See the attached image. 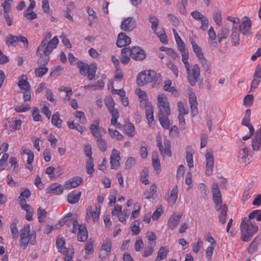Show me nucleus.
I'll return each mask as SVG.
<instances>
[{
  "label": "nucleus",
  "mask_w": 261,
  "mask_h": 261,
  "mask_svg": "<svg viewBox=\"0 0 261 261\" xmlns=\"http://www.w3.org/2000/svg\"><path fill=\"white\" fill-rule=\"evenodd\" d=\"M120 160V156L119 152L117 149H113L110 158V163L112 169H116L119 166Z\"/></svg>",
  "instance_id": "obj_14"
},
{
  "label": "nucleus",
  "mask_w": 261,
  "mask_h": 261,
  "mask_svg": "<svg viewBox=\"0 0 261 261\" xmlns=\"http://www.w3.org/2000/svg\"><path fill=\"white\" fill-rule=\"evenodd\" d=\"M11 231L13 238H16L18 236V230L17 228L16 223L13 222L10 225Z\"/></svg>",
  "instance_id": "obj_56"
},
{
  "label": "nucleus",
  "mask_w": 261,
  "mask_h": 261,
  "mask_svg": "<svg viewBox=\"0 0 261 261\" xmlns=\"http://www.w3.org/2000/svg\"><path fill=\"white\" fill-rule=\"evenodd\" d=\"M213 19L215 21L216 23L218 25H221L222 24V18H221V13L220 10H217L213 12Z\"/></svg>",
  "instance_id": "obj_43"
},
{
  "label": "nucleus",
  "mask_w": 261,
  "mask_h": 261,
  "mask_svg": "<svg viewBox=\"0 0 261 261\" xmlns=\"http://www.w3.org/2000/svg\"><path fill=\"white\" fill-rule=\"evenodd\" d=\"M251 22L249 18H246L239 25L240 32L243 35L249 36L251 34Z\"/></svg>",
  "instance_id": "obj_12"
},
{
  "label": "nucleus",
  "mask_w": 261,
  "mask_h": 261,
  "mask_svg": "<svg viewBox=\"0 0 261 261\" xmlns=\"http://www.w3.org/2000/svg\"><path fill=\"white\" fill-rule=\"evenodd\" d=\"M64 244L65 240L64 239H57L56 241V246L59 251L63 254H67L68 253V249L64 247Z\"/></svg>",
  "instance_id": "obj_27"
},
{
  "label": "nucleus",
  "mask_w": 261,
  "mask_h": 261,
  "mask_svg": "<svg viewBox=\"0 0 261 261\" xmlns=\"http://www.w3.org/2000/svg\"><path fill=\"white\" fill-rule=\"evenodd\" d=\"M251 146L254 151H257L261 146V127L256 131L254 137L252 139Z\"/></svg>",
  "instance_id": "obj_19"
},
{
  "label": "nucleus",
  "mask_w": 261,
  "mask_h": 261,
  "mask_svg": "<svg viewBox=\"0 0 261 261\" xmlns=\"http://www.w3.org/2000/svg\"><path fill=\"white\" fill-rule=\"evenodd\" d=\"M213 199L215 204L222 203L221 194L217 183L214 182L212 185Z\"/></svg>",
  "instance_id": "obj_13"
},
{
  "label": "nucleus",
  "mask_w": 261,
  "mask_h": 261,
  "mask_svg": "<svg viewBox=\"0 0 261 261\" xmlns=\"http://www.w3.org/2000/svg\"><path fill=\"white\" fill-rule=\"evenodd\" d=\"M229 35V29L227 28H223L221 32L218 33L219 41L220 42L222 39H226Z\"/></svg>",
  "instance_id": "obj_50"
},
{
  "label": "nucleus",
  "mask_w": 261,
  "mask_h": 261,
  "mask_svg": "<svg viewBox=\"0 0 261 261\" xmlns=\"http://www.w3.org/2000/svg\"><path fill=\"white\" fill-rule=\"evenodd\" d=\"M131 42L130 38L124 33H120L118 36L116 45L119 47L125 46Z\"/></svg>",
  "instance_id": "obj_15"
},
{
  "label": "nucleus",
  "mask_w": 261,
  "mask_h": 261,
  "mask_svg": "<svg viewBox=\"0 0 261 261\" xmlns=\"http://www.w3.org/2000/svg\"><path fill=\"white\" fill-rule=\"evenodd\" d=\"M9 158L8 153H4L0 159V171L4 170L7 166V160Z\"/></svg>",
  "instance_id": "obj_42"
},
{
  "label": "nucleus",
  "mask_w": 261,
  "mask_h": 261,
  "mask_svg": "<svg viewBox=\"0 0 261 261\" xmlns=\"http://www.w3.org/2000/svg\"><path fill=\"white\" fill-rule=\"evenodd\" d=\"M96 70L97 66L95 63L90 64L87 71V77L89 80L92 81L95 79Z\"/></svg>",
  "instance_id": "obj_28"
},
{
  "label": "nucleus",
  "mask_w": 261,
  "mask_h": 261,
  "mask_svg": "<svg viewBox=\"0 0 261 261\" xmlns=\"http://www.w3.org/2000/svg\"><path fill=\"white\" fill-rule=\"evenodd\" d=\"M86 170L87 172L89 174H92L94 172V164L93 159H88V160L86 162Z\"/></svg>",
  "instance_id": "obj_46"
},
{
  "label": "nucleus",
  "mask_w": 261,
  "mask_h": 261,
  "mask_svg": "<svg viewBox=\"0 0 261 261\" xmlns=\"http://www.w3.org/2000/svg\"><path fill=\"white\" fill-rule=\"evenodd\" d=\"M99 120H96L90 126V131L96 139L101 138V129L99 128Z\"/></svg>",
  "instance_id": "obj_21"
},
{
  "label": "nucleus",
  "mask_w": 261,
  "mask_h": 261,
  "mask_svg": "<svg viewBox=\"0 0 261 261\" xmlns=\"http://www.w3.org/2000/svg\"><path fill=\"white\" fill-rule=\"evenodd\" d=\"M81 192L79 191L77 193L72 192L70 193L67 196L68 202L70 204L76 203L81 197Z\"/></svg>",
  "instance_id": "obj_26"
},
{
  "label": "nucleus",
  "mask_w": 261,
  "mask_h": 261,
  "mask_svg": "<svg viewBox=\"0 0 261 261\" xmlns=\"http://www.w3.org/2000/svg\"><path fill=\"white\" fill-rule=\"evenodd\" d=\"M177 109L179 114H187L188 113V109L185 108L184 103L179 101L177 103Z\"/></svg>",
  "instance_id": "obj_55"
},
{
  "label": "nucleus",
  "mask_w": 261,
  "mask_h": 261,
  "mask_svg": "<svg viewBox=\"0 0 261 261\" xmlns=\"http://www.w3.org/2000/svg\"><path fill=\"white\" fill-rule=\"evenodd\" d=\"M190 42L192 46L193 50L195 54L198 59L204 56L201 48L197 45L196 42L193 39H190Z\"/></svg>",
  "instance_id": "obj_29"
},
{
  "label": "nucleus",
  "mask_w": 261,
  "mask_h": 261,
  "mask_svg": "<svg viewBox=\"0 0 261 261\" xmlns=\"http://www.w3.org/2000/svg\"><path fill=\"white\" fill-rule=\"evenodd\" d=\"M18 36L8 35L6 38V43L8 45L15 46V43L18 41Z\"/></svg>",
  "instance_id": "obj_40"
},
{
  "label": "nucleus",
  "mask_w": 261,
  "mask_h": 261,
  "mask_svg": "<svg viewBox=\"0 0 261 261\" xmlns=\"http://www.w3.org/2000/svg\"><path fill=\"white\" fill-rule=\"evenodd\" d=\"M37 56H39V58L37 60V64L39 66H44L47 64L49 60L50 54L42 53L38 51V48L36 51Z\"/></svg>",
  "instance_id": "obj_23"
},
{
  "label": "nucleus",
  "mask_w": 261,
  "mask_h": 261,
  "mask_svg": "<svg viewBox=\"0 0 261 261\" xmlns=\"http://www.w3.org/2000/svg\"><path fill=\"white\" fill-rule=\"evenodd\" d=\"M51 37V32H47L44 39L41 42V44L38 47L39 52L50 54L52 50L56 48L59 42L58 39L57 37H55L51 40L48 41Z\"/></svg>",
  "instance_id": "obj_3"
},
{
  "label": "nucleus",
  "mask_w": 261,
  "mask_h": 261,
  "mask_svg": "<svg viewBox=\"0 0 261 261\" xmlns=\"http://www.w3.org/2000/svg\"><path fill=\"white\" fill-rule=\"evenodd\" d=\"M136 93L139 97V98L140 101L145 100L147 98V95L146 93L141 90L140 89H138L136 91Z\"/></svg>",
  "instance_id": "obj_63"
},
{
  "label": "nucleus",
  "mask_w": 261,
  "mask_h": 261,
  "mask_svg": "<svg viewBox=\"0 0 261 261\" xmlns=\"http://www.w3.org/2000/svg\"><path fill=\"white\" fill-rule=\"evenodd\" d=\"M30 233V226L29 224H25L20 230V237L28 238Z\"/></svg>",
  "instance_id": "obj_44"
},
{
  "label": "nucleus",
  "mask_w": 261,
  "mask_h": 261,
  "mask_svg": "<svg viewBox=\"0 0 261 261\" xmlns=\"http://www.w3.org/2000/svg\"><path fill=\"white\" fill-rule=\"evenodd\" d=\"M69 223H70V224L72 225V229L71 230V231L72 233H75L77 229L79 231L80 228H83V227H82L80 225L79 223H78V222L76 220H72L71 222H68L67 225H69Z\"/></svg>",
  "instance_id": "obj_53"
},
{
  "label": "nucleus",
  "mask_w": 261,
  "mask_h": 261,
  "mask_svg": "<svg viewBox=\"0 0 261 261\" xmlns=\"http://www.w3.org/2000/svg\"><path fill=\"white\" fill-rule=\"evenodd\" d=\"M191 15L195 20L199 21L205 16L197 10L192 12Z\"/></svg>",
  "instance_id": "obj_57"
},
{
  "label": "nucleus",
  "mask_w": 261,
  "mask_h": 261,
  "mask_svg": "<svg viewBox=\"0 0 261 261\" xmlns=\"http://www.w3.org/2000/svg\"><path fill=\"white\" fill-rule=\"evenodd\" d=\"M231 43L233 45L237 46L239 44L240 34L237 26L233 25L231 35Z\"/></svg>",
  "instance_id": "obj_24"
},
{
  "label": "nucleus",
  "mask_w": 261,
  "mask_h": 261,
  "mask_svg": "<svg viewBox=\"0 0 261 261\" xmlns=\"http://www.w3.org/2000/svg\"><path fill=\"white\" fill-rule=\"evenodd\" d=\"M253 100V96L252 94H248L246 95L244 98V103L245 106H250Z\"/></svg>",
  "instance_id": "obj_54"
},
{
  "label": "nucleus",
  "mask_w": 261,
  "mask_h": 261,
  "mask_svg": "<svg viewBox=\"0 0 261 261\" xmlns=\"http://www.w3.org/2000/svg\"><path fill=\"white\" fill-rule=\"evenodd\" d=\"M215 209L219 212L218 220L220 223L224 224L227 215L228 208L226 204H215Z\"/></svg>",
  "instance_id": "obj_8"
},
{
  "label": "nucleus",
  "mask_w": 261,
  "mask_h": 261,
  "mask_svg": "<svg viewBox=\"0 0 261 261\" xmlns=\"http://www.w3.org/2000/svg\"><path fill=\"white\" fill-rule=\"evenodd\" d=\"M96 143L99 149L104 152L107 148V143L106 140L101 138L96 139Z\"/></svg>",
  "instance_id": "obj_38"
},
{
  "label": "nucleus",
  "mask_w": 261,
  "mask_h": 261,
  "mask_svg": "<svg viewBox=\"0 0 261 261\" xmlns=\"http://www.w3.org/2000/svg\"><path fill=\"white\" fill-rule=\"evenodd\" d=\"M198 61L201 64L203 70H205L207 73H210V64L208 61L204 56H203L200 58L198 59Z\"/></svg>",
  "instance_id": "obj_35"
},
{
  "label": "nucleus",
  "mask_w": 261,
  "mask_h": 261,
  "mask_svg": "<svg viewBox=\"0 0 261 261\" xmlns=\"http://www.w3.org/2000/svg\"><path fill=\"white\" fill-rule=\"evenodd\" d=\"M248 149L245 145H243L238 152V157L239 158L238 162L240 164H246L249 160L248 157L249 155Z\"/></svg>",
  "instance_id": "obj_17"
},
{
  "label": "nucleus",
  "mask_w": 261,
  "mask_h": 261,
  "mask_svg": "<svg viewBox=\"0 0 261 261\" xmlns=\"http://www.w3.org/2000/svg\"><path fill=\"white\" fill-rule=\"evenodd\" d=\"M123 130L125 134L132 137L135 134V126L132 123H129L123 126Z\"/></svg>",
  "instance_id": "obj_31"
},
{
  "label": "nucleus",
  "mask_w": 261,
  "mask_h": 261,
  "mask_svg": "<svg viewBox=\"0 0 261 261\" xmlns=\"http://www.w3.org/2000/svg\"><path fill=\"white\" fill-rule=\"evenodd\" d=\"M177 193H178V188L177 186H175L172 189L171 193L170 196L169 197V202L172 204L173 205L176 202L177 199Z\"/></svg>",
  "instance_id": "obj_33"
},
{
  "label": "nucleus",
  "mask_w": 261,
  "mask_h": 261,
  "mask_svg": "<svg viewBox=\"0 0 261 261\" xmlns=\"http://www.w3.org/2000/svg\"><path fill=\"white\" fill-rule=\"evenodd\" d=\"M251 146L254 151H257L261 146V127L256 131L254 137L252 139Z\"/></svg>",
  "instance_id": "obj_20"
},
{
  "label": "nucleus",
  "mask_w": 261,
  "mask_h": 261,
  "mask_svg": "<svg viewBox=\"0 0 261 261\" xmlns=\"http://www.w3.org/2000/svg\"><path fill=\"white\" fill-rule=\"evenodd\" d=\"M167 252L168 251L166 250L165 247H161L158 252V256L156 260H158L159 258H160V260L165 258L166 257Z\"/></svg>",
  "instance_id": "obj_52"
},
{
  "label": "nucleus",
  "mask_w": 261,
  "mask_h": 261,
  "mask_svg": "<svg viewBox=\"0 0 261 261\" xmlns=\"http://www.w3.org/2000/svg\"><path fill=\"white\" fill-rule=\"evenodd\" d=\"M62 120L60 118V115L59 112H57L54 113L51 118V123L52 124L60 128L61 126Z\"/></svg>",
  "instance_id": "obj_36"
},
{
  "label": "nucleus",
  "mask_w": 261,
  "mask_h": 261,
  "mask_svg": "<svg viewBox=\"0 0 261 261\" xmlns=\"http://www.w3.org/2000/svg\"><path fill=\"white\" fill-rule=\"evenodd\" d=\"M186 160L189 168L193 167V154L191 152H187Z\"/></svg>",
  "instance_id": "obj_60"
},
{
  "label": "nucleus",
  "mask_w": 261,
  "mask_h": 261,
  "mask_svg": "<svg viewBox=\"0 0 261 261\" xmlns=\"http://www.w3.org/2000/svg\"><path fill=\"white\" fill-rule=\"evenodd\" d=\"M140 225V221L139 220H135L132 225L130 229L133 234L137 235L140 231V227H139Z\"/></svg>",
  "instance_id": "obj_45"
},
{
  "label": "nucleus",
  "mask_w": 261,
  "mask_h": 261,
  "mask_svg": "<svg viewBox=\"0 0 261 261\" xmlns=\"http://www.w3.org/2000/svg\"><path fill=\"white\" fill-rule=\"evenodd\" d=\"M18 86L21 90H29L30 84L27 81V77L25 75H22L19 77Z\"/></svg>",
  "instance_id": "obj_25"
},
{
  "label": "nucleus",
  "mask_w": 261,
  "mask_h": 261,
  "mask_svg": "<svg viewBox=\"0 0 261 261\" xmlns=\"http://www.w3.org/2000/svg\"><path fill=\"white\" fill-rule=\"evenodd\" d=\"M149 21L151 24V29L154 32L156 31L157 27L159 25V21L157 17L154 15L150 14L148 16Z\"/></svg>",
  "instance_id": "obj_34"
},
{
  "label": "nucleus",
  "mask_w": 261,
  "mask_h": 261,
  "mask_svg": "<svg viewBox=\"0 0 261 261\" xmlns=\"http://www.w3.org/2000/svg\"><path fill=\"white\" fill-rule=\"evenodd\" d=\"M158 35V37L159 38L160 41L163 43L164 44H167L168 43V40L167 39V36L165 34V32L163 30H161L156 32H154Z\"/></svg>",
  "instance_id": "obj_51"
},
{
  "label": "nucleus",
  "mask_w": 261,
  "mask_h": 261,
  "mask_svg": "<svg viewBox=\"0 0 261 261\" xmlns=\"http://www.w3.org/2000/svg\"><path fill=\"white\" fill-rule=\"evenodd\" d=\"M200 68L198 64H194L191 69L187 72L188 82L191 86H194L199 81Z\"/></svg>",
  "instance_id": "obj_5"
},
{
  "label": "nucleus",
  "mask_w": 261,
  "mask_h": 261,
  "mask_svg": "<svg viewBox=\"0 0 261 261\" xmlns=\"http://www.w3.org/2000/svg\"><path fill=\"white\" fill-rule=\"evenodd\" d=\"M157 100L158 108L159 109L158 116H169L170 114V109L167 98L163 95H159Z\"/></svg>",
  "instance_id": "obj_4"
},
{
  "label": "nucleus",
  "mask_w": 261,
  "mask_h": 261,
  "mask_svg": "<svg viewBox=\"0 0 261 261\" xmlns=\"http://www.w3.org/2000/svg\"><path fill=\"white\" fill-rule=\"evenodd\" d=\"M169 116H158L159 121L162 126L167 129H169L170 127V122L168 119Z\"/></svg>",
  "instance_id": "obj_37"
},
{
  "label": "nucleus",
  "mask_w": 261,
  "mask_h": 261,
  "mask_svg": "<svg viewBox=\"0 0 261 261\" xmlns=\"http://www.w3.org/2000/svg\"><path fill=\"white\" fill-rule=\"evenodd\" d=\"M172 82L170 80H166L164 82V90L166 91L173 92L175 91V89L174 87L171 86Z\"/></svg>",
  "instance_id": "obj_47"
},
{
  "label": "nucleus",
  "mask_w": 261,
  "mask_h": 261,
  "mask_svg": "<svg viewBox=\"0 0 261 261\" xmlns=\"http://www.w3.org/2000/svg\"><path fill=\"white\" fill-rule=\"evenodd\" d=\"M74 116L77 118H79L81 123H84L86 120L85 115L82 111H76L74 114Z\"/></svg>",
  "instance_id": "obj_62"
},
{
  "label": "nucleus",
  "mask_w": 261,
  "mask_h": 261,
  "mask_svg": "<svg viewBox=\"0 0 261 261\" xmlns=\"http://www.w3.org/2000/svg\"><path fill=\"white\" fill-rule=\"evenodd\" d=\"M182 215V213H179L178 215L173 214L170 217L168 221V226L170 229L172 230L178 225Z\"/></svg>",
  "instance_id": "obj_18"
},
{
  "label": "nucleus",
  "mask_w": 261,
  "mask_h": 261,
  "mask_svg": "<svg viewBox=\"0 0 261 261\" xmlns=\"http://www.w3.org/2000/svg\"><path fill=\"white\" fill-rule=\"evenodd\" d=\"M206 160L205 174L210 175L213 172V168L214 164L213 151L212 149H207L205 155Z\"/></svg>",
  "instance_id": "obj_7"
},
{
  "label": "nucleus",
  "mask_w": 261,
  "mask_h": 261,
  "mask_svg": "<svg viewBox=\"0 0 261 261\" xmlns=\"http://www.w3.org/2000/svg\"><path fill=\"white\" fill-rule=\"evenodd\" d=\"M163 213V210L161 207H158L153 212L152 218L153 220H157Z\"/></svg>",
  "instance_id": "obj_61"
},
{
  "label": "nucleus",
  "mask_w": 261,
  "mask_h": 261,
  "mask_svg": "<svg viewBox=\"0 0 261 261\" xmlns=\"http://www.w3.org/2000/svg\"><path fill=\"white\" fill-rule=\"evenodd\" d=\"M82 181L83 179L82 177L76 176L72 178H70L66 181L64 185V187L65 189H67L74 188L80 185L82 182Z\"/></svg>",
  "instance_id": "obj_16"
},
{
  "label": "nucleus",
  "mask_w": 261,
  "mask_h": 261,
  "mask_svg": "<svg viewBox=\"0 0 261 261\" xmlns=\"http://www.w3.org/2000/svg\"><path fill=\"white\" fill-rule=\"evenodd\" d=\"M130 56L135 60L141 61L145 59L146 54L141 47L134 46L131 48Z\"/></svg>",
  "instance_id": "obj_10"
},
{
  "label": "nucleus",
  "mask_w": 261,
  "mask_h": 261,
  "mask_svg": "<svg viewBox=\"0 0 261 261\" xmlns=\"http://www.w3.org/2000/svg\"><path fill=\"white\" fill-rule=\"evenodd\" d=\"M203 242L200 239H199L196 243H194L192 245V250L196 253L199 250L200 247L202 246Z\"/></svg>",
  "instance_id": "obj_58"
},
{
  "label": "nucleus",
  "mask_w": 261,
  "mask_h": 261,
  "mask_svg": "<svg viewBox=\"0 0 261 261\" xmlns=\"http://www.w3.org/2000/svg\"><path fill=\"white\" fill-rule=\"evenodd\" d=\"M136 21L133 17H128L122 21L120 27L124 31H131L136 27Z\"/></svg>",
  "instance_id": "obj_11"
},
{
  "label": "nucleus",
  "mask_w": 261,
  "mask_h": 261,
  "mask_svg": "<svg viewBox=\"0 0 261 261\" xmlns=\"http://www.w3.org/2000/svg\"><path fill=\"white\" fill-rule=\"evenodd\" d=\"M241 240L245 242H248L258 231V226L249 219L244 218L240 224Z\"/></svg>",
  "instance_id": "obj_2"
},
{
  "label": "nucleus",
  "mask_w": 261,
  "mask_h": 261,
  "mask_svg": "<svg viewBox=\"0 0 261 261\" xmlns=\"http://www.w3.org/2000/svg\"><path fill=\"white\" fill-rule=\"evenodd\" d=\"M166 65L169 69L172 70L175 76L177 77L178 73L177 67L170 61H169L167 62Z\"/></svg>",
  "instance_id": "obj_49"
},
{
  "label": "nucleus",
  "mask_w": 261,
  "mask_h": 261,
  "mask_svg": "<svg viewBox=\"0 0 261 261\" xmlns=\"http://www.w3.org/2000/svg\"><path fill=\"white\" fill-rule=\"evenodd\" d=\"M88 233L86 228L83 227V228H80L77 233V240L80 242H84L88 238Z\"/></svg>",
  "instance_id": "obj_32"
},
{
  "label": "nucleus",
  "mask_w": 261,
  "mask_h": 261,
  "mask_svg": "<svg viewBox=\"0 0 261 261\" xmlns=\"http://www.w3.org/2000/svg\"><path fill=\"white\" fill-rule=\"evenodd\" d=\"M156 142L161 155L164 156L165 154H166L168 156H171V143L169 140L165 139L163 141L164 146H163L161 138L158 137H156Z\"/></svg>",
  "instance_id": "obj_6"
},
{
  "label": "nucleus",
  "mask_w": 261,
  "mask_h": 261,
  "mask_svg": "<svg viewBox=\"0 0 261 261\" xmlns=\"http://www.w3.org/2000/svg\"><path fill=\"white\" fill-rule=\"evenodd\" d=\"M162 76L153 70L144 71L139 73L137 76V83L138 86H142L148 83L154 82V84L158 86L162 82Z\"/></svg>",
  "instance_id": "obj_1"
},
{
  "label": "nucleus",
  "mask_w": 261,
  "mask_h": 261,
  "mask_svg": "<svg viewBox=\"0 0 261 261\" xmlns=\"http://www.w3.org/2000/svg\"><path fill=\"white\" fill-rule=\"evenodd\" d=\"M63 188L62 186L58 183H54L50 185L46 189V193H53L57 195L61 194L63 193Z\"/></svg>",
  "instance_id": "obj_22"
},
{
  "label": "nucleus",
  "mask_w": 261,
  "mask_h": 261,
  "mask_svg": "<svg viewBox=\"0 0 261 261\" xmlns=\"http://www.w3.org/2000/svg\"><path fill=\"white\" fill-rule=\"evenodd\" d=\"M47 214V212L44 210L42 209L41 207H39L37 210V215L38 219L40 222L42 221V217H44Z\"/></svg>",
  "instance_id": "obj_59"
},
{
  "label": "nucleus",
  "mask_w": 261,
  "mask_h": 261,
  "mask_svg": "<svg viewBox=\"0 0 261 261\" xmlns=\"http://www.w3.org/2000/svg\"><path fill=\"white\" fill-rule=\"evenodd\" d=\"M48 71V68L46 67H44L43 66L36 68L35 69V73L38 77H41L46 73H47Z\"/></svg>",
  "instance_id": "obj_48"
},
{
  "label": "nucleus",
  "mask_w": 261,
  "mask_h": 261,
  "mask_svg": "<svg viewBox=\"0 0 261 261\" xmlns=\"http://www.w3.org/2000/svg\"><path fill=\"white\" fill-rule=\"evenodd\" d=\"M253 78L259 79L261 78V65L258 64L256 66L253 74Z\"/></svg>",
  "instance_id": "obj_64"
},
{
  "label": "nucleus",
  "mask_w": 261,
  "mask_h": 261,
  "mask_svg": "<svg viewBox=\"0 0 261 261\" xmlns=\"http://www.w3.org/2000/svg\"><path fill=\"white\" fill-rule=\"evenodd\" d=\"M77 66L80 69V74L83 76H86L89 68L88 64L81 62L78 63Z\"/></svg>",
  "instance_id": "obj_39"
},
{
  "label": "nucleus",
  "mask_w": 261,
  "mask_h": 261,
  "mask_svg": "<svg viewBox=\"0 0 261 261\" xmlns=\"http://www.w3.org/2000/svg\"><path fill=\"white\" fill-rule=\"evenodd\" d=\"M188 95L191 114L192 116L194 117L198 113V110L197 108L198 102L197 101V98L195 93L192 91H190Z\"/></svg>",
  "instance_id": "obj_9"
},
{
  "label": "nucleus",
  "mask_w": 261,
  "mask_h": 261,
  "mask_svg": "<svg viewBox=\"0 0 261 261\" xmlns=\"http://www.w3.org/2000/svg\"><path fill=\"white\" fill-rule=\"evenodd\" d=\"M156 187L155 184H152L150 187L149 190L146 191L144 193V195L145 199H150V198H154V195H155L156 193Z\"/></svg>",
  "instance_id": "obj_30"
},
{
  "label": "nucleus",
  "mask_w": 261,
  "mask_h": 261,
  "mask_svg": "<svg viewBox=\"0 0 261 261\" xmlns=\"http://www.w3.org/2000/svg\"><path fill=\"white\" fill-rule=\"evenodd\" d=\"M108 132L109 133L110 136L112 138L116 139L118 140H122L123 136L120 134L118 130L111 128H108Z\"/></svg>",
  "instance_id": "obj_41"
}]
</instances>
